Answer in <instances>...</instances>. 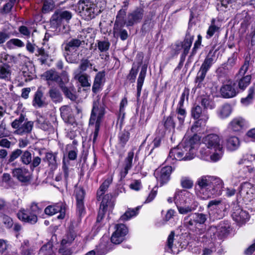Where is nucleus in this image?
<instances>
[{
    "label": "nucleus",
    "mask_w": 255,
    "mask_h": 255,
    "mask_svg": "<svg viewBox=\"0 0 255 255\" xmlns=\"http://www.w3.org/2000/svg\"><path fill=\"white\" fill-rule=\"evenodd\" d=\"M240 145V141L239 138L236 136H231L226 140V147L229 151L237 150Z\"/></svg>",
    "instance_id": "f704fd0d"
},
{
    "label": "nucleus",
    "mask_w": 255,
    "mask_h": 255,
    "mask_svg": "<svg viewBox=\"0 0 255 255\" xmlns=\"http://www.w3.org/2000/svg\"><path fill=\"white\" fill-rule=\"evenodd\" d=\"M176 198H179V200L178 201H179L178 203L180 205L183 203H189L191 199H195L194 196L189 192L185 190H179L176 192L174 197V201L176 205L177 201Z\"/></svg>",
    "instance_id": "a878e982"
},
{
    "label": "nucleus",
    "mask_w": 255,
    "mask_h": 255,
    "mask_svg": "<svg viewBox=\"0 0 255 255\" xmlns=\"http://www.w3.org/2000/svg\"><path fill=\"white\" fill-rule=\"evenodd\" d=\"M32 103L34 107L38 108L44 107L47 105L43 97V93L40 89L38 88L35 93Z\"/></svg>",
    "instance_id": "c756f323"
},
{
    "label": "nucleus",
    "mask_w": 255,
    "mask_h": 255,
    "mask_svg": "<svg viewBox=\"0 0 255 255\" xmlns=\"http://www.w3.org/2000/svg\"><path fill=\"white\" fill-rule=\"evenodd\" d=\"M17 216L20 220L31 224H34L37 221L36 215L31 214L30 212L24 209L20 210L17 214Z\"/></svg>",
    "instance_id": "bb28decb"
},
{
    "label": "nucleus",
    "mask_w": 255,
    "mask_h": 255,
    "mask_svg": "<svg viewBox=\"0 0 255 255\" xmlns=\"http://www.w3.org/2000/svg\"><path fill=\"white\" fill-rule=\"evenodd\" d=\"M85 37V33L83 32L77 38L71 39L65 44V51H78V48L84 43Z\"/></svg>",
    "instance_id": "2eb2a0df"
},
{
    "label": "nucleus",
    "mask_w": 255,
    "mask_h": 255,
    "mask_svg": "<svg viewBox=\"0 0 255 255\" xmlns=\"http://www.w3.org/2000/svg\"><path fill=\"white\" fill-rule=\"evenodd\" d=\"M240 193L241 195L245 196L247 198H251L253 197L255 191L254 186L249 182H244L240 186Z\"/></svg>",
    "instance_id": "473e14b6"
},
{
    "label": "nucleus",
    "mask_w": 255,
    "mask_h": 255,
    "mask_svg": "<svg viewBox=\"0 0 255 255\" xmlns=\"http://www.w3.org/2000/svg\"><path fill=\"white\" fill-rule=\"evenodd\" d=\"M176 113L178 115L177 119L180 124H182L186 116L187 113L185 109L183 108V106H177Z\"/></svg>",
    "instance_id": "052dcab7"
},
{
    "label": "nucleus",
    "mask_w": 255,
    "mask_h": 255,
    "mask_svg": "<svg viewBox=\"0 0 255 255\" xmlns=\"http://www.w3.org/2000/svg\"><path fill=\"white\" fill-rule=\"evenodd\" d=\"M76 234L74 232H69L61 241L62 245H70L75 240Z\"/></svg>",
    "instance_id": "bf43d9fd"
},
{
    "label": "nucleus",
    "mask_w": 255,
    "mask_h": 255,
    "mask_svg": "<svg viewBox=\"0 0 255 255\" xmlns=\"http://www.w3.org/2000/svg\"><path fill=\"white\" fill-rule=\"evenodd\" d=\"M213 176H202L199 177L195 185V191L197 195L203 199L209 198V193Z\"/></svg>",
    "instance_id": "39448f33"
},
{
    "label": "nucleus",
    "mask_w": 255,
    "mask_h": 255,
    "mask_svg": "<svg viewBox=\"0 0 255 255\" xmlns=\"http://www.w3.org/2000/svg\"><path fill=\"white\" fill-rule=\"evenodd\" d=\"M233 219L237 223L243 224L249 220V215L247 212L238 207L234 209L232 214Z\"/></svg>",
    "instance_id": "c85d7f7f"
},
{
    "label": "nucleus",
    "mask_w": 255,
    "mask_h": 255,
    "mask_svg": "<svg viewBox=\"0 0 255 255\" xmlns=\"http://www.w3.org/2000/svg\"><path fill=\"white\" fill-rule=\"evenodd\" d=\"M237 58V53L236 52L233 53L232 56L228 58L227 63L218 69L217 72L220 77H221L222 74H226L236 64Z\"/></svg>",
    "instance_id": "393cba45"
},
{
    "label": "nucleus",
    "mask_w": 255,
    "mask_h": 255,
    "mask_svg": "<svg viewBox=\"0 0 255 255\" xmlns=\"http://www.w3.org/2000/svg\"><path fill=\"white\" fill-rule=\"evenodd\" d=\"M105 75L104 71H100L96 75L92 86L93 93H97L101 89V86L105 81Z\"/></svg>",
    "instance_id": "7c9ffc66"
},
{
    "label": "nucleus",
    "mask_w": 255,
    "mask_h": 255,
    "mask_svg": "<svg viewBox=\"0 0 255 255\" xmlns=\"http://www.w3.org/2000/svg\"><path fill=\"white\" fill-rule=\"evenodd\" d=\"M225 207L222 199H214L209 202L207 205L209 215L214 219H219L222 218V212Z\"/></svg>",
    "instance_id": "6e6552de"
},
{
    "label": "nucleus",
    "mask_w": 255,
    "mask_h": 255,
    "mask_svg": "<svg viewBox=\"0 0 255 255\" xmlns=\"http://www.w3.org/2000/svg\"><path fill=\"white\" fill-rule=\"evenodd\" d=\"M12 173L13 177L21 182H26L30 180V173L25 168H15L13 169Z\"/></svg>",
    "instance_id": "b1692460"
},
{
    "label": "nucleus",
    "mask_w": 255,
    "mask_h": 255,
    "mask_svg": "<svg viewBox=\"0 0 255 255\" xmlns=\"http://www.w3.org/2000/svg\"><path fill=\"white\" fill-rule=\"evenodd\" d=\"M232 111L231 106L228 104L222 105L218 110L217 114L218 117L222 119L228 117Z\"/></svg>",
    "instance_id": "58836bf2"
},
{
    "label": "nucleus",
    "mask_w": 255,
    "mask_h": 255,
    "mask_svg": "<svg viewBox=\"0 0 255 255\" xmlns=\"http://www.w3.org/2000/svg\"><path fill=\"white\" fill-rule=\"evenodd\" d=\"M194 38V33L192 32L191 28L190 27H188L186 32L184 40L183 41H181L183 49V52L181 55L182 57L185 58L188 54Z\"/></svg>",
    "instance_id": "f3484780"
},
{
    "label": "nucleus",
    "mask_w": 255,
    "mask_h": 255,
    "mask_svg": "<svg viewBox=\"0 0 255 255\" xmlns=\"http://www.w3.org/2000/svg\"><path fill=\"white\" fill-rule=\"evenodd\" d=\"M64 55L66 61L69 63L77 64L79 61L78 51H65Z\"/></svg>",
    "instance_id": "ea45409f"
},
{
    "label": "nucleus",
    "mask_w": 255,
    "mask_h": 255,
    "mask_svg": "<svg viewBox=\"0 0 255 255\" xmlns=\"http://www.w3.org/2000/svg\"><path fill=\"white\" fill-rule=\"evenodd\" d=\"M255 91V86H252L250 88L249 90V94L247 97L243 98L241 100V102L245 105H248L251 103L253 99L254 94Z\"/></svg>",
    "instance_id": "4d7b16f0"
},
{
    "label": "nucleus",
    "mask_w": 255,
    "mask_h": 255,
    "mask_svg": "<svg viewBox=\"0 0 255 255\" xmlns=\"http://www.w3.org/2000/svg\"><path fill=\"white\" fill-rule=\"evenodd\" d=\"M221 93L223 97L230 98L235 97L238 91L234 82L229 80L221 88Z\"/></svg>",
    "instance_id": "6ab92c4d"
},
{
    "label": "nucleus",
    "mask_w": 255,
    "mask_h": 255,
    "mask_svg": "<svg viewBox=\"0 0 255 255\" xmlns=\"http://www.w3.org/2000/svg\"><path fill=\"white\" fill-rule=\"evenodd\" d=\"M62 22L63 20L57 9L55 11L50 18V27L54 30H56L61 26Z\"/></svg>",
    "instance_id": "c9c22d12"
},
{
    "label": "nucleus",
    "mask_w": 255,
    "mask_h": 255,
    "mask_svg": "<svg viewBox=\"0 0 255 255\" xmlns=\"http://www.w3.org/2000/svg\"><path fill=\"white\" fill-rule=\"evenodd\" d=\"M116 230L113 233L111 238V242L115 244H120L125 239V237L128 233V230L124 224H117L115 226Z\"/></svg>",
    "instance_id": "4468645a"
},
{
    "label": "nucleus",
    "mask_w": 255,
    "mask_h": 255,
    "mask_svg": "<svg viewBox=\"0 0 255 255\" xmlns=\"http://www.w3.org/2000/svg\"><path fill=\"white\" fill-rule=\"evenodd\" d=\"M224 182L220 178L213 176L209 193V198L212 195L220 196L222 193Z\"/></svg>",
    "instance_id": "412c9836"
},
{
    "label": "nucleus",
    "mask_w": 255,
    "mask_h": 255,
    "mask_svg": "<svg viewBox=\"0 0 255 255\" xmlns=\"http://www.w3.org/2000/svg\"><path fill=\"white\" fill-rule=\"evenodd\" d=\"M37 54L38 56H40V58L38 59V60L41 63L44 64L46 62L48 58L49 57V54L44 48L41 47L38 48L37 50Z\"/></svg>",
    "instance_id": "5fc2aeb1"
},
{
    "label": "nucleus",
    "mask_w": 255,
    "mask_h": 255,
    "mask_svg": "<svg viewBox=\"0 0 255 255\" xmlns=\"http://www.w3.org/2000/svg\"><path fill=\"white\" fill-rule=\"evenodd\" d=\"M255 91V86H252L250 88L249 90V94L247 97L243 98L241 100V102L245 105H248L251 103L253 99L254 94Z\"/></svg>",
    "instance_id": "13d9d810"
},
{
    "label": "nucleus",
    "mask_w": 255,
    "mask_h": 255,
    "mask_svg": "<svg viewBox=\"0 0 255 255\" xmlns=\"http://www.w3.org/2000/svg\"><path fill=\"white\" fill-rule=\"evenodd\" d=\"M163 125L165 131L173 132L175 127V123L173 120V117L170 115L163 120Z\"/></svg>",
    "instance_id": "a19ab883"
},
{
    "label": "nucleus",
    "mask_w": 255,
    "mask_h": 255,
    "mask_svg": "<svg viewBox=\"0 0 255 255\" xmlns=\"http://www.w3.org/2000/svg\"><path fill=\"white\" fill-rule=\"evenodd\" d=\"M105 114V108L100 103V98L95 100L93 103V108L89 120L90 126L95 125L93 142L96 140L98 135L101 123Z\"/></svg>",
    "instance_id": "7ed1b4c3"
},
{
    "label": "nucleus",
    "mask_w": 255,
    "mask_h": 255,
    "mask_svg": "<svg viewBox=\"0 0 255 255\" xmlns=\"http://www.w3.org/2000/svg\"><path fill=\"white\" fill-rule=\"evenodd\" d=\"M246 125V122L242 117L233 119L228 124L227 130L229 132H238L241 131Z\"/></svg>",
    "instance_id": "4be33fe9"
},
{
    "label": "nucleus",
    "mask_w": 255,
    "mask_h": 255,
    "mask_svg": "<svg viewBox=\"0 0 255 255\" xmlns=\"http://www.w3.org/2000/svg\"><path fill=\"white\" fill-rule=\"evenodd\" d=\"M129 133L126 130L122 131L118 135L119 144L122 147H124L129 139Z\"/></svg>",
    "instance_id": "864d4df0"
},
{
    "label": "nucleus",
    "mask_w": 255,
    "mask_h": 255,
    "mask_svg": "<svg viewBox=\"0 0 255 255\" xmlns=\"http://www.w3.org/2000/svg\"><path fill=\"white\" fill-rule=\"evenodd\" d=\"M200 137L195 134L189 139L183 140L177 148L172 149L169 153L167 161L173 162L176 160H190L195 156L196 151L200 144Z\"/></svg>",
    "instance_id": "f257e3e1"
},
{
    "label": "nucleus",
    "mask_w": 255,
    "mask_h": 255,
    "mask_svg": "<svg viewBox=\"0 0 255 255\" xmlns=\"http://www.w3.org/2000/svg\"><path fill=\"white\" fill-rule=\"evenodd\" d=\"M200 103L204 108V110L213 109L215 107V104L208 97H201Z\"/></svg>",
    "instance_id": "09e8293b"
},
{
    "label": "nucleus",
    "mask_w": 255,
    "mask_h": 255,
    "mask_svg": "<svg viewBox=\"0 0 255 255\" xmlns=\"http://www.w3.org/2000/svg\"><path fill=\"white\" fill-rule=\"evenodd\" d=\"M22 150L20 149H16L12 151L7 159V163H11L19 156H21Z\"/></svg>",
    "instance_id": "338daca9"
},
{
    "label": "nucleus",
    "mask_w": 255,
    "mask_h": 255,
    "mask_svg": "<svg viewBox=\"0 0 255 255\" xmlns=\"http://www.w3.org/2000/svg\"><path fill=\"white\" fill-rule=\"evenodd\" d=\"M96 44L98 50L101 53L108 51L111 45L110 42L108 40H97Z\"/></svg>",
    "instance_id": "8fccbe9b"
},
{
    "label": "nucleus",
    "mask_w": 255,
    "mask_h": 255,
    "mask_svg": "<svg viewBox=\"0 0 255 255\" xmlns=\"http://www.w3.org/2000/svg\"><path fill=\"white\" fill-rule=\"evenodd\" d=\"M191 116L194 119L197 120L191 127L192 132H196L197 128L205 126L209 118V114L206 110H202L199 105H194L191 109Z\"/></svg>",
    "instance_id": "423d86ee"
},
{
    "label": "nucleus",
    "mask_w": 255,
    "mask_h": 255,
    "mask_svg": "<svg viewBox=\"0 0 255 255\" xmlns=\"http://www.w3.org/2000/svg\"><path fill=\"white\" fill-rule=\"evenodd\" d=\"M49 95L55 103H59L62 101V97L60 91L56 88H52L49 91Z\"/></svg>",
    "instance_id": "a18cd8bd"
},
{
    "label": "nucleus",
    "mask_w": 255,
    "mask_h": 255,
    "mask_svg": "<svg viewBox=\"0 0 255 255\" xmlns=\"http://www.w3.org/2000/svg\"><path fill=\"white\" fill-rule=\"evenodd\" d=\"M46 215L52 216L58 212L60 215L58 216V219H63L65 215V207L62 203H58L54 205L47 206L44 210Z\"/></svg>",
    "instance_id": "a211bd4d"
},
{
    "label": "nucleus",
    "mask_w": 255,
    "mask_h": 255,
    "mask_svg": "<svg viewBox=\"0 0 255 255\" xmlns=\"http://www.w3.org/2000/svg\"><path fill=\"white\" fill-rule=\"evenodd\" d=\"M64 73L66 76H69L68 73L65 71H63L60 75L55 70L51 69L45 71L42 76L47 81L48 85H50L52 82H56L59 86L60 84L62 83Z\"/></svg>",
    "instance_id": "9b49d317"
},
{
    "label": "nucleus",
    "mask_w": 255,
    "mask_h": 255,
    "mask_svg": "<svg viewBox=\"0 0 255 255\" xmlns=\"http://www.w3.org/2000/svg\"><path fill=\"white\" fill-rule=\"evenodd\" d=\"M31 154L29 151L25 150L23 152L22 151V153L20 156V161L23 164L25 165H28L30 164L31 162Z\"/></svg>",
    "instance_id": "680f3d73"
},
{
    "label": "nucleus",
    "mask_w": 255,
    "mask_h": 255,
    "mask_svg": "<svg viewBox=\"0 0 255 255\" xmlns=\"http://www.w3.org/2000/svg\"><path fill=\"white\" fill-rule=\"evenodd\" d=\"M128 4L129 0H126L123 2V5L122 8L118 11L116 18L125 19Z\"/></svg>",
    "instance_id": "6e6d98bb"
},
{
    "label": "nucleus",
    "mask_w": 255,
    "mask_h": 255,
    "mask_svg": "<svg viewBox=\"0 0 255 255\" xmlns=\"http://www.w3.org/2000/svg\"><path fill=\"white\" fill-rule=\"evenodd\" d=\"M61 116L65 122L71 125L74 123V118L72 115V109L67 106H64L60 109Z\"/></svg>",
    "instance_id": "72a5a7b5"
},
{
    "label": "nucleus",
    "mask_w": 255,
    "mask_h": 255,
    "mask_svg": "<svg viewBox=\"0 0 255 255\" xmlns=\"http://www.w3.org/2000/svg\"><path fill=\"white\" fill-rule=\"evenodd\" d=\"M215 59L214 53H212V51H210L208 55L202 63L200 68L207 72L211 67L212 65L215 62Z\"/></svg>",
    "instance_id": "4c0bfd02"
},
{
    "label": "nucleus",
    "mask_w": 255,
    "mask_h": 255,
    "mask_svg": "<svg viewBox=\"0 0 255 255\" xmlns=\"http://www.w3.org/2000/svg\"><path fill=\"white\" fill-rule=\"evenodd\" d=\"M220 26L216 24L215 19H212L211 20V24L207 31L206 38L209 39L211 38L216 32H219L220 30Z\"/></svg>",
    "instance_id": "49530a36"
},
{
    "label": "nucleus",
    "mask_w": 255,
    "mask_h": 255,
    "mask_svg": "<svg viewBox=\"0 0 255 255\" xmlns=\"http://www.w3.org/2000/svg\"><path fill=\"white\" fill-rule=\"evenodd\" d=\"M55 6V3L53 0H45L42 7V12L47 13L52 10Z\"/></svg>",
    "instance_id": "e2e57ef3"
},
{
    "label": "nucleus",
    "mask_w": 255,
    "mask_h": 255,
    "mask_svg": "<svg viewBox=\"0 0 255 255\" xmlns=\"http://www.w3.org/2000/svg\"><path fill=\"white\" fill-rule=\"evenodd\" d=\"M251 75H247L243 76L239 81L238 86L239 89L244 90L250 84L251 80Z\"/></svg>",
    "instance_id": "3c124183"
},
{
    "label": "nucleus",
    "mask_w": 255,
    "mask_h": 255,
    "mask_svg": "<svg viewBox=\"0 0 255 255\" xmlns=\"http://www.w3.org/2000/svg\"><path fill=\"white\" fill-rule=\"evenodd\" d=\"M140 208V206H138L134 209H128L125 214L122 215L120 220L121 221H127L138 214V211Z\"/></svg>",
    "instance_id": "c03bdc74"
},
{
    "label": "nucleus",
    "mask_w": 255,
    "mask_h": 255,
    "mask_svg": "<svg viewBox=\"0 0 255 255\" xmlns=\"http://www.w3.org/2000/svg\"><path fill=\"white\" fill-rule=\"evenodd\" d=\"M69 81V76H66L65 73H64L63 78L62 80V83L60 84L59 87L66 97V98L70 99L72 101L76 100L77 97L74 93L73 92L72 88L67 87L65 84L68 83Z\"/></svg>",
    "instance_id": "5701e85b"
},
{
    "label": "nucleus",
    "mask_w": 255,
    "mask_h": 255,
    "mask_svg": "<svg viewBox=\"0 0 255 255\" xmlns=\"http://www.w3.org/2000/svg\"><path fill=\"white\" fill-rule=\"evenodd\" d=\"M178 198H176V206L179 213L181 214H187L195 210L198 205V202L195 199H191L189 203L180 205L178 201Z\"/></svg>",
    "instance_id": "aec40b11"
},
{
    "label": "nucleus",
    "mask_w": 255,
    "mask_h": 255,
    "mask_svg": "<svg viewBox=\"0 0 255 255\" xmlns=\"http://www.w3.org/2000/svg\"><path fill=\"white\" fill-rule=\"evenodd\" d=\"M172 170V168L170 166L155 170L154 175L161 186L167 183L169 181Z\"/></svg>",
    "instance_id": "ddd939ff"
},
{
    "label": "nucleus",
    "mask_w": 255,
    "mask_h": 255,
    "mask_svg": "<svg viewBox=\"0 0 255 255\" xmlns=\"http://www.w3.org/2000/svg\"><path fill=\"white\" fill-rule=\"evenodd\" d=\"M207 219V215L203 213H195L190 214L184 219L185 226L189 230L196 231L198 226L204 224Z\"/></svg>",
    "instance_id": "0eeeda50"
},
{
    "label": "nucleus",
    "mask_w": 255,
    "mask_h": 255,
    "mask_svg": "<svg viewBox=\"0 0 255 255\" xmlns=\"http://www.w3.org/2000/svg\"><path fill=\"white\" fill-rule=\"evenodd\" d=\"M59 13L60 14L63 21L65 20L67 22H69V20L72 18L73 14L70 11L63 10V9H57Z\"/></svg>",
    "instance_id": "774afa93"
},
{
    "label": "nucleus",
    "mask_w": 255,
    "mask_h": 255,
    "mask_svg": "<svg viewBox=\"0 0 255 255\" xmlns=\"http://www.w3.org/2000/svg\"><path fill=\"white\" fill-rule=\"evenodd\" d=\"M33 125V122L28 121L23 114H21L11 124V127L15 129L14 133L21 136L30 133L32 130Z\"/></svg>",
    "instance_id": "20e7f679"
},
{
    "label": "nucleus",
    "mask_w": 255,
    "mask_h": 255,
    "mask_svg": "<svg viewBox=\"0 0 255 255\" xmlns=\"http://www.w3.org/2000/svg\"><path fill=\"white\" fill-rule=\"evenodd\" d=\"M113 178L112 177H109L107 179H106L100 186L97 193V199L99 201L103 199L104 197L103 198L102 196L105 194L109 185L111 184Z\"/></svg>",
    "instance_id": "e433bc0d"
},
{
    "label": "nucleus",
    "mask_w": 255,
    "mask_h": 255,
    "mask_svg": "<svg viewBox=\"0 0 255 255\" xmlns=\"http://www.w3.org/2000/svg\"><path fill=\"white\" fill-rule=\"evenodd\" d=\"M40 251L43 255H55V253L52 250L51 243H48L43 246Z\"/></svg>",
    "instance_id": "69168bd1"
},
{
    "label": "nucleus",
    "mask_w": 255,
    "mask_h": 255,
    "mask_svg": "<svg viewBox=\"0 0 255 255\" xmlns=\"http://www.w3.org/2000/svg\"><path fill=\"white\" fill-rule=\"evenodd\" d=\"M44 161L47 162L51 168H55L56 166V154L52 152L46 153L45 157L43 159Z\"/></svg>",
    "instance_id": "de8ad7c7"
},
{
    "label": "nucleus",
    "mask_w": 255,
    "mask_h": 255,
    "mask_svg": "<svg viewBox=\"0 0 255 255\" xmlns=\"http://www.w3.org/2000/svg\"><path fill=\"white\" fill-rule=\"evenodd\" d=\"M203 142L208 149H213L215 151L223 150L222 139L217 134H208L203 138Z\"/></svg>",
    "instance_id": "1a4fd4ad"
},
{
    "label": "nucleus",
    "mask_w": 255,
    "mask_h": 255,
    "mask_svg": "<svg viewBox=\"0 0 255 255\" xmlns=\"http://www.w3.org/2000/svg\"><path fill=\"white\" fill-rule=\"evenodd\" d=\"M11 70L10 68L5 65H0V79L4 81H8L10 78Z\"/></svg>",
    "instance_id": "37998d69"
},
{
    "label": "nucleus",
    "mask_w": 255,
    "mask_h": 255,
    "mask_svg": "<svg viewBox=\"0 0 255 255\" xmlns=\"http://www.w3.org/2000/svg\"><path fill=\"white\" fill-rule=\"evenodd\" d=\"M144 14V9L141 7H136L135 9L129 12L127 15L125 23L126 26H132L134 24L140 23Z\"/></svg>",
    "instance_id": "9d476101"
},
{
    "label": "nucleus",
    "mask_w": 255,
    "mask_h": 255,
    "mask_svg": "<svg viewBox=\"0 0 255 255\" xmlns=\"http://www.w3.org/2000/svg\"><path fill=\"white\" fill-rule=\"evenodd\" d=\"M146 73V67L142 66L139 74L137 82V87L142 88L144 81Z\"/></svg>",
    "instance_id": "0e129e2a"
},
{
    "label": "nucleus",
    "mask_w": 255,
    "mask_h": 255,
    "mask_svg": "<svg viewBox=\"0 0 255 255\" xmlns=\"http://www.w3.org/2000/svg\"><path fill=\"white\" fill-rule=\"evenodd\" d=\"M7 47L9 49H13L15 47H22L24 46V43L17 38L11 39L6 43Z\"/></svg>",
    "instance_id": "603ef678"
},
{
    "label": "nucleus",
    "mask_w": 255,
    "mask_h": 255,
    "mask_svg": "<svg viewBox=\"0 0 255 255\" xmlns=\"http://www.w3.org/2000/svg\"><path fill=\"white\" fill-rule=\"evenodd\" d=\"M228 228L229 226L220 224L217 227L211 226L209 229L208 232L211 236H213V239L222 240L229 234Z\"/></svg>",
    "instance_id": "dca6fc26"
},
{
    "label": "nucleus",
    "mask_w": 255,
    "mask_h": 255,
    "mask_svg": "<svg viewBox=\"0 0 255 255\" xmlns=\"http://www.w3.org/2000/svg\"><path fill=\"white\" fill-rule=\"evenodd\" d=\"M105 5V0H80V15L84 19L89 20L101 12Z\"/></svg>",
    "instance_id": "f03ea898"
},
{
    "label": "nucleus",
    "mask_w": 255,
    "mask_h": 255,
    "mask_svg": "<svg viewBox=\"0 0 255 255\" xmlns=\"http://www.w3.org/2000/svg\"><path fill=\"white\" fill-rule=\"evenodd\" d=\"M125 25H126L125 19L116 18L113 28L114 37H120L122 40H125L128 38V32L126 29H123Z\"/></svg>",
    "instance_id": "f8f14e48"
},
{
    "label": "nucleus",
    "mask_w": 255,
    "mask_h": 255,
    "mask_svg": "<svg viewBox=\"0 0 255 255\" xmlns=\"http://www.w3.org/2000/svg\"><path fill=\"white\" fill-rule=\"evenodd\" d=\"M133 157L134 151L133 150L128 153L124 161V167L120 172L121 179L124 178L128 173V170L132 167Z\"/></svg>",
    "instance_id": "cd10ccee"
},
{
    "label": "nucleus",
    "mask_w": 255,
    "mask_h": 255,
    "mask_svg": "<svg viewBox=\"0 0 255 255\" xmlns=\"http://www.w3.org/2000/svg\"><path fill=\"white\" fill-rule=\"evenodd\" d=\"M109 197L110 196L109 195H105L101 202L97 219V221L98 222H101L104 217L105 214V208L106 207L108 206L106 200L107 199H108Z\"/></svg>",
    "instance_id": "79ce46f5"
},
{
    "label": "nucleus",
    "mask_w": 255,
    "mask_h": 255,
    "mask_svg": "<svg viewBox=\"0 0 255 255\" xmlns=\"http://www.w3.org/2000/svg\"><path fill=\"white\" fill-rule=\"evenodd\" d=\"M74 78L79 82L81 87H90V77L88 74L85 73L75 72L74 73Z\"/></svg>",
    "instance_id": "2f4dec72"
}]
</instances>
